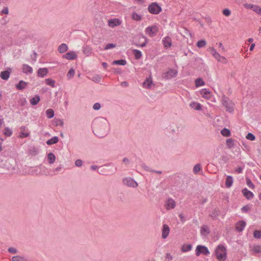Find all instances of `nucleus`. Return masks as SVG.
<instances>
[{
  "instance_id": "1",
  "label": "nucleus",
  "mask_w": 261,
  "mask_h": 261,
  "mask_svg": "<svg viewBox=\"0 0 261 261\" xmlns=\"http://www.w3.org/2000/svg\"><path fill=\"white\" fill-rule=\"evenodd\" d=\"M109 129V123L105 118L100 117L94 119L93 122V132L99 137L102 138L107 135Z\"/></svg>"
},
{
  "instance_id": "2",
  "label": "nucleus",
  "mask_w": 261,
  "mask_h": 261,
  "mask_svg": "<svg viewBox=\"0 0 261 261\" xmlns=\"http://www.w3.org/2000/svg\"><path fill=\"white\" fill-rule=\"evenodd\" d=\"M215 254L219 260H225L226 259V248L222 245H218L215 250Z\"/></svg>"
},
{
  "instance_id": "3",
  "label": "nucleus",
  "mask_w": 261,
  "mask_h": 261,
  "mask_svg": "<svg viewBox=\"0 0 261 261\" xmlns=\"http://www.w3.org/2000/svg\"><path fill=\"white\" fill-rule=\"evenodd\" d=\"M223 105L225 107L226 110L230 113L233 111L234 103L228 97L223 95L222 97Z\"/></svg>"
},
{
  "instance_id": "4",
  "label": "nucleus",
  "mask_w": 261,
  "mask_h": 261,
  "mask_svg": "<svg viewBox=\"0 0 261 261\" xmlns=\"http://www.w3.org/2000/svg\"><path fill=\"white\" fill-rule=\"evenodd\" d=\"M148 10L151 14H158L162 11V9L156 2H153L148 6Z\"/></svg>"
},
{
  "instance_id": "5",
  "label": "nucleus",
  "mask_w": 261,
  "mask_h": 261,
  "mask_svg": "<svg viewBox=\"0 0 261 261\" xmlns=\"http://www.w3.org/2000/svg\"><path fill=\"white\" fill-rule=\"evenodd\" d=\"M195 254L197 256H199L200 254L207 255L210 253L208 248L203 245H198L195 250Z\"/></svg>"
},
{
  "instance_id": "6",
  "label": "nucleus",
  "mask_w": 261,
  "mask_h": 261,
  "mask_svg": "<svg viewBox=\"0 0 261 261\" xmlns=\"http://www.w3.org/2000/svg\"><path fill=\"white\" fill-rule=\"evenodd\" d=\"M159 32V27L156 25L148 27L145 29V33L150 37L155 36Z\"/></svg>"
},
{
  "instance_id": "7",
  "label": "nucleus",
  "mask_w": 261,
  "mask_h": 261,
  "mask_svg": "<svg viewBox=\"0 0 261 261\" xmlns=\"http://www.w3.org/2000/svg\"><path fill=\"white\" fill-rule=\"evenodd\" d=\"M123 184L128 187L136 188L138 187V183L131 177H125L123 179Z\"/></svg>"
},
{
  "instance_id": "8",
  "label": "nucleus",
  "mask_w": 261,
  "mask_h": 261,
  "mask_svg": "<svg viewBox=\"0 0 261 261\" xmlns=\"http://www.w3.org/2000/svg\"><path fill=\"white\" fill-rule=\"evenodd\" d=\"M177 70L173 69H170L168 71L164 73L163 75V77L168 80L172 77H174L177 75Z\"/></svg>"
},
{
  "instance_id": "9",
  "label": "nucleus",
  "mask_w": 261,
  "mask_h": 261,
  "mask_svg": "<svg viewBox=\"0 0 261 261\" xmlns=\"http://www.w3.org/2000/svg\"><path fill=\"white\" fill-rule=\"evenodd\" d=\"M63 57L69 60H73L76 59L77 56L74 51H71L64 55Z\"/></svg>"
},
{
  "instance_id": "10",
  "label": "nucleus",
  "mask_w": 261,
  "mask_h": 261,
  "mask_svg": "<svg viewBox=\"0 0 261 261\" xmlns=\"http://www.w3.org/2000/svg\"><path fill=\"white\" fill-rule=\"evenodd\" d=\"M121 21L117 18L111 19L108 20V25L111 28H114L120 25Z\"/></svg>"
},
{
  "instance_id": "11",
  "label": "nucleus",
  "mask_w": 261,
  "mask_h": 261,
  "mask_svg": "<svg viewBox=\"0 0 261 261\" xmlns=\"http://www.w3.org/2000/svg\"><path fill=\"white\" fill-rule=\"evenodd\" d=\"M170 228L167 224H164L162 229V237L163 239H166L169 235Z\"/></svg>"
},
{
  "instance_id": "12",
  "label": "nucleus",
  "mask_w": 261,
  "mask_h": 261,
  "mask_svg": "<svg viewBox=\"0 0 261 261\" xmlns=\"http://www.w3.org/2000/svg\"><path fill=\"white\" fill-rule=\"evenodd\" d=\"M11 72V69L10 68H9L7 70L2 71L0 74L1 79L4 80H8L10 77Z\"/></svg>"
},
{
  "instance_id": "13",
  "label": "nucleus",
  "mask_w": 261,
  "mask_h": 261,
  "mask_svg": "<svg viewBox=\"0 0 261 261\" xmlns=\"http://www.w3.org/2000/svg\"><path fill=\"white\" fill-rule=\"evenodd\" d=\"M246 224V222L243 221L241 220L239 221L237 224L236 226V230L239 232H241L244 229Z\"/></svg>"
},
{
  "instance_id": "14",
  "label": "nucleus",
  "mask_w": 261,
  "mask_h": 261,
  "mask_svg": "<svg viewBox=\"0 0 261 261\" xmlns=\"http://www.w3.org/2000/svg\"><path fill=\"white\" fill-rule=\"evenodd\" d=\"M48 73V69L47 68H40L37 71V76L43 77Z\"/></svg>"
},
{
  "instance_id": "15",
  "label": "nucleus",
  "mask_w": 261,
  "mask_h": 261,
  "mask_svg": "<svg viewBox=\"0 0 261 261\" xmlns=\"http://www.w3.org/2000/svg\"><path fill=\"white\" fill-rule=\"evenodd\" d=\"M162 41L164 47L166 48L170 47L172 45L171 38L169 36H167L163 38Z\"/></svg>"
},
{
  "instance_id": "16",
  "label": "nucleus",
  "mask_w": 261,
  "mask_h": 261,
  "mask_svg": "<svg viewBox=\"0 0 261 261\" xmlns=\"http://www.w3.org/2000/svg\"><path fill=\"white\" fill-rule=\"evenodd\" d=\"M242 193L243 194L244 196L247 199H251L253 198L254 194L252 192L247 190V188H244L242 190Z\"/></svg>"
},
{
  "instance_id": "17",
  "label": "nucleus",
  "mask_w": 261,
  "mask_h": 261,
  "mask_svg": "<svg viewBox=\"0 0 261 261\" xmlns=\"http://www.w3.org/2000/svg\"><path fill=\"white\" fill-rule=\"evenodd\" d=\"M166 206L167 210L174 208L175 206V201L171 198L169 199L166 202Z\"/></svg>"
},
{
  "instance_id": "18",
  "label": "nucleus",
  "mask_w": 261,
  "mask_h": 261,
  "mask_svg": "<svg viewBox=\"0 0 261 261\" xmlns=\"http://www.w3.org/2000/svg\"><path fill=\"white\" fill-rule=\"evenodd\" d=\"M201 234L205 236L210 233V230L208 226L206 225H203L200 230Z\"/></svg>"
},
{
  "instance_id": "19",
  "label": "nucleus",
  "mask_w": 261,
  "mask_h": 261,
  "mask_svg": "<svg viewBox=\"0 0 261 261\" xmlns=\"http://www.w3.org/2000/svg\"><path fill=\"white\" fill-rule=\"evenodd\" d=\"M28 84V83L21 80L16 85V87L17 89L22 90L27 87Z\"/></svg>"
},
{
  "instance_id": "20",
  "label": "nucleus",
  "mask_w": 261,
  "mask_h": 261,
  "mask_svg": "<svg viewBox=\"0 0 261 261\" xmlns=\"http://www.w3.org/2000/svg\"><path fill=\"white\" fill-rule=\"evenodd\" d=\"M152 84V81L151 78L150 77L149 78L146 79V80L143 82V85L144 87L147 89H150L151 88Z\"/></svg>"
},
{
  "instance_id": "21",
  "label": "nucleus",
  "mask_w": 261,
  "mask_h": 261,
  "mask_svg": "<svg viewBox=\"0 0 261 261\" xmlns=\"http://www.w3.org/2000/svg\"><path fill=\"white\" fill-rule=\"evenodd\" d=\"M22 71L24 73L27 74H31L33 72V68L27 64H23L22 67Z\"/></svg>"
},
{
  "instance_id": "22",
  "label": "nucleus",
  "mask_w": 261,
  "mask_h": 261,
  "mask_svg": "<svg viewBox=\"0 0 261 261\" xmlns=\"http://www.w3.org/2000/svg\"><path fill=\"white\" fill-rule=\"evenodd\" d=\"M68 48L67 44L62 43L58 47V50L60 53L63 54L65 53L68 50Z\"/></svg>"
},
{
  "instance_id": "23",
  "label": "nucleus",
  "mask_w": 261,
  "mask_h": 261,
  "mask_svg": "<svg viewBox=\"0 0 261 261\" xmlns=\"http://www.w3.org/2000/svg\"><path fill=\"white\" fill-rule=\"evenodd\" d=\"M40 100V96L38 95H36L35 97L30 99V103L32 105L35 106L38 103Z\"/></svg>"
},
{
  "instance_id": "24",
  "label": "nucleus",
  "mask_w": 261,
  "mask_h": 261,
  "mask_svg": "<svg viewBox=\"0 0 261 261\" xmlns=\"http://www.w3.org/2000/svg\"><path fill=\"white\" fill-rule=\"evenodd\" d=\"M233 183V178L231 175H228L226 177L225 181V186L226 188H230L231 187Z\"/></svg>"
},
{
  "instance_id": "25",
  "label": "nucleus",
  "mask_w": 261,
  "mask_h": 261,
  "mask_svg": "<svg viewBox=\"0 0 261 261\" xmlns=\"http://www.w3.org/2000/svg\"><path fill=\"white\" fill-rule=\"evenodd\" d=\"M210 93H211V92L206 89H203L200 91V94L202 95V96L204 98H205L207 99L210 98V97L211 96Z\"/></svg>"
},
{
  "instance_id": "26",
  "label": "nucleus",
  "mask_w": 261,
  "mask_h": 261,
  "mask_svg": "<svg viewBox=\"0 0 261 261\" xmlns=\"http://www.w3.org/2000/svg\"><path fill=\"white\" fill-rule=\"evenodd\" d=\"M59 142V138L57 136H55L47 141L46 144L48 145H51L56 144Z\"/></svg>"
},
{
  "instance_id": "27",
  "label": "nucleus",
  "mask_w": 261,
  "mask_h": 261,
  "mask_svg": "<svg viewBox=\"0 0 261 261\" xmlns=\"http://www.w3.org/2000/svg\"><path fill=\"white\" fill-rule=\"evenodd\" d=\"M47 159L48 161V163L50 164H53L56 160V156L52 152H49L47 154Z\"/></svg>"
},
{
  "instance_id": "28",
  "label": "nucleus",
  "mask_w": 261,
  "mask_h": 261,
  "mask_svg": "<svg viewBox=\"0 0 261 261\" xmlns=\"http://www.w3.org/2000/svg\"><path fill=\"white\" fill-rule=\"evenodd\" d=\"M220 212L218 208H215V210L211 213L210 214V217L213 219H215L217 218V217L219 215Z\"/></svg>"
},
{
  "instance_id": "29",
  "label": "nucleus",
  "mask_w": 261,
  "mask_h": 261,
  "mask_svg": "<svg viewBox=\"0 0 261 261\" xmlns=\"http://www.w3.org/2000/svg\"><path fill=\"white\" fill-rule=\"evenodd\" d=\"M190 107L196 110H201V106L200 103L196 102H192L190 103Z\"/></svg>"
},
{
  "instance_id": "30",
  "label": "nucleus",
  "mask_w": 261,
  "mask_h": 261,
  "mask_svg": "<svg viewBox=\"0 0 261 261\" xmlns=\"http://www.w3.org/2000/svg\"><path fill=\"white\" fill-rule=\"evenodd\" d=\"M132 18L135 21H140L142 20V16L136 12H133L132 15Z\"/></svg>"
},
{
  "instance_id": "31",
  "label": "nucleus",
  "mask_w": 261,
  "mask_h": 261,
  "mask_svg": "<svg viewBox=\"0 0 261 261\" xmlns=\"http://www.w3.org/2000/svg\"><path fill=\"white\" fill-rule=\"evenodd\" d=\"M133 53L135 56V59L137 60L140 59L142 56L141 51L138 49H133Z\"/></svg>"
},
{
  "instance_id": "32",
  "label": "nucleus",
  "mask_w": 261,
  "mask_h": 261,
  "mask_svg": "<svg viewBox=\"0 0 261 261\" xmlns=\"http://www.w3.org/2000/svg\"><path fill=\"white\" fill-rule=\"evenodd\" d=\"M192 246L191 244L183 245L181 247V250L183 252H188L192 249Z\"/></svg>"
},
{
  "instance_id": "33",
  "label": "nucleus",
  "mask_w": 261,
  "mask_h": 261,
  "mask_svg": "<svg viewBox=\"0 0 261 261\" xmlns=\"http://www.w3.org/2000/svg\"><path fill=\"white\" fill-rule=\"evenodd\" d=\"M221 134L224 137H229L231 135L230 130L226 128L222 129L221 131Z\"/></svg>"
},
{
  "instance_id": "34",
  "label": "nucleus",
  "mask_w": 261,
  "mask_h": 261,
  "mask_svg": "<svg viewBox=\"0 0 261 261\" xmlns=\"http://www.w3.org/2000/svg\"><path fill=\"white\" fill-rule=\"evenodd\" d=\"M91 48L88 46H86L83 48V52L86 55V56H90L92 54Z\"/></svg>"
},
{
  "instance_id": "35",
  "label": "nucleus",
  "mask_w": 261,
  "mask_h": 261,
  "mask_svg": "<svg viewBox=\"0 0 261 261\" xmlns=\"http://www.w3.org/2000/svg\"><path fill=\"white\" fill-rule=\"evenodd\" d=\"M46 114L47 117L49 119L53 118L55 115L54 111L51 109H47L46 111Z\"/></svg>"
},
{
  "instance_id": "36",
  "label": "nucleus",
  "mask_w": 261,
  "mask_h": 261,
  "mask_svg": "<svg viewBox=\"0 0 261 261\" xmlns=\"http://www.w3.org/2000/svg\"><path fill=\"white\" fill-rule=\"evenodd\" d=\"M45 83L47 85L51 86L53 88L55 87V81L51 79H46L45 80Z\"/></svg>"
},
{
  "instance_id": "37",
  "label": "nucleus",
  "mask_w": 261,
  "mask_h": 261,
  "mask_svg": "<svg viewBox=\"0 0 261 261\" xmlns=\"http://www.w3.org/2000/svg\"><path fill=\"white\" fill-rule=\"evenodd\" d=\"M113 65H125L126 64V61L125 60H115L112 63Z\"/></svg>"
},
{
  "instance_id": "38",
  "label": "nucleus",
  "mask_w": 261,
  "mask_h": 261,
  "mask_svg": "<svg viewBox=\"0 0 261 261\" xmlns=\"http://www.w3.org/2000/svg\"><path fill=\"white\" fill-rule=\"evenodd\" d=\"M204 85V82L201 78H198L195 80V85L196 87H198Z\"/></svg>"
},
{
  "instance_id": "39",
  "label": "nucleus",
  "mask_w": 261,
  "mask_h": 261,
  "mask_svg": "<svg viewBox=\"0 0 261 261\" xmlns=\"http://www.w3.org/2000/svg\"><path fill=\"white\" fill-rule=\"evenodd\" d=\"M4 168H6L8 170H11L14 169V167L10 163L9 161H6L4 164Z\"/></svg>"
},
{
  "instance_id": "40",
  "label": "nucleus",
  "mask_w": 261,
  "mask_h": 261,
  "mask_svg": "<svg viewBox=\"0 0 261 261\" xmlns=\"http://www.w3.org/2000/svg\"><path fill=\"white\" fill-rule=\"evenodd\" d=\"M226 144L229 148H231L234 145L233 140L231 138L227 139Z\"/></svg>"
},
{
  "instance_id": "41",
  "label": "nucleus",
  "mask_w": 261,
  "mask_h": 261,
  "mask_svg": "<svg viewBox=\"0 0 261 261\" xmlns=\"http://www.w3.org/2000/svg\"><path fill=\"white\" fill-rule=\"evenodd\" d=\"M206 44V41L204 39H202L197 42V46L199 48H202L205 46Z\"/></svg>"
},
{
  "instance_id": "42",
  "label": "nucleus",
  "mask_w": 261,
  "mask_h": 261,
  "mask_svg": "<svg viewBox=\"0 0 261 261\" xmlns=\"http://www.w3.org/2000/svg\"><path fill=\"white\" fill-rule=\"evenodd\" d=\"M29 152L32 155H36L38 153V151L36 148L33 147L29 150Z\"/></svg>"
},
{
  "instance_id": "43",
  "label": "nucleus",
  "mask_w": 261,
  "mask_h": 261,
  "mask_svg": "<svg viewBox=\"0 0 261 261\" xmlns=\"http://www.w3.org/2000/svg\"><path fill=\"white\" fill-rule=\"evenodd\" d=\"M201 165L200 164H196L193 168V172L195 174L197 173L201 170Z\"/></svg>"
},
{
  "instance_id": "44",
  "label": "nucleus",
  "mask_w": 261,
  "mask_h": 261,
  "mask_svg": "<svg viewBox=\"0 0 261 261\" xmlns=\"http://www.w3.org/2000/svg\"><path fill=\"white\" fill-rule=\"evenodd\" d=\"M75 74V71L73 68L70 69L67 74V77L68 79L72 78Z\"/></svg>"
},
{
  "instance_id": "45",
  "label": "nucleus",
  "mask_w": 261,
  "mask_h": 261,
  "mask_svg": "<svg viewBox=\"0 0 261 261\" xmlns=\"http://www.w3.org/2000/svg\"><path fill=\"white\" fill-rule=\"evenodd\" d=\"M12 261H24V257L20 256H14L12 258Z\"/></svg>"
},
{
  "instance_id": "46",
  "label": "nucleus",
  "mask_w": 261,
  "mask_h": 261,
  "mask_svg": "<svg viewBox=\"0 0 261 261\" xmlns=\"http://www.w3.org/2000/svg\"><path fill=\"white\" fill-rule=\"evenodd\" d=\"M253 236L256 239L261 238V231L260 230H255L253 232Z\"/></svg>"
},
{
  "instance_id": "47",
  "label": "nucleus",
  "mask_w": 261,
  "mask_h": 261,
  "mask_svg": "<svg viewBox=\"0 0 261 261\" xmlns=\"http://www.w3.org/2000/svg\"><path fill=\"white\" fill-rule=\"evenodd\" d=\"M142 38L144 40V42L140 45L136 44L137 46H140L142 47L146 46L148 40L146 37L143 36H142Z\"/></svg>"
},
{
  "instance_id": "48",
  "label": "nucleus",
  "mask_w": 261,
  "mask_h": 261,
  "mask_svg": "<svg viewBox=\"0 0 261 261\" xmlns=\"http://www.w3.org/2000/svg\"><path fill=\"white\" fill-rule=\"evenodd\" d=\"M246 138V139H247L248 140H249L250 141H253L255 139V136L251 133H249L247 135Z\"/></svg>"
},
{
  "instance_id": "49",
  "label": "nucleus",
  "mask_w": 261,
  "mask_h": 261,
  "mask_svg": "<svg viewBox=\"0 0 261 261\" xmlns=\"http://www.w3.org/2000/svg\"><path fill=\"white\" fill-rule=\"evenodd\" d=\"M55 123L56 126H63L64 125V121L62 119H55Z\"/></svg>"
},
{
  "instance_id": "50",
  "label": "nucleus",
  "mask_w": 261,
  "mask_h": 261,
  "mask_svg": "<svg viewBox=\"0 0 261 261\" xmlns=\"http://www.w3.org/2000/svg\"><path fill=\"white\" fill-rule=\"evenodd\" d=\"M246 184L250 188L253 189L254 188V186L251 180L248 178H246Z\"/></svg>"
},
{
  "instance_id": "51",
  "label": "nucleus",
  "mask_w": 261,
  "mask_h": 261,
  "mask_svg": "<svg viewBox=\"0 0 261 261\" xmlns=\"http://www.w3.org/2000/svg\"><path fill=\"white\" fill-rule=\"evenodd\" d=\"M116 46V45L114 43H108L106 45V46L105 47V50H108L110 48H114Z\"/></svg>"
},
{
  "instance_id": "52",
  "label": "nucleus",
  "mask_w": 261,
  "mask_h": 261,
  "mask_svg": "<svg viewBox=\"0 0 261 261\" xmlns=\"http://www.w3.org/2000/svg\"><path fill=\"white\" fill-rule=\"evenodd\" d=\"M93 81L98 83L101 80V77L99 75H96L92 77L91 79Z\"/></svg>"
},
{
  "instance_id": "53",
  "label": "nucleus",
  "mask_w": 261,
  "mask_h": 261,
  "mask_svg": "<svg viewBox=\"0 0 261 261\" xmlns=\"http://www.w3.org/2000/svg\"><path fill=\"white\" fill-rule=\"evenodd\" d=\"M253 10L258 14L261 15V8L259 6L255 5V7H254V9Z\"/></svg>"
},
{
  "instance_id": "54",
  "label": "nucleus",
  "mask_w": 261,
  "mask_h": 261,
  "mask_svg": "<svg viewBox=\"0 0 261 261\" xmlns=\"http://www.w3.org/2000/svg\"><path fill=\"white\" fill-rule=\"evenodd\" d=\"M253 251L255 253H261V246H256L253 248Z\"/></svg>"
},
{
  "instance_id": "55",
  "label": "nucleus",
  "mask_w": 261,
  "mask_h": 261,
  "mask_svg": "<svg viewBox=\"0 0 261 261\" xmlns=\"http://www.w3.org/2000/svg\"><path fill=\"white\" fill-rule=\"evenodd\" d=\"M208 51L213 56H214L215 55H216L218 53L216 49L213 47H210L208 48Z\"/></svg>"
},
{
  "instance_id": "56",
  "label": "nucleus",
  "mask_w": 261,
  "mask_h": 261,
  "mask_svg": "<svg viewBox=\"0 0 261 261\" xmlns=\"http://www.w3.org/2000/svg\"><path fill=\"white\" fill-rule=\"evenodd\" d=\"M231 12L228 9H225L223 10V14L226 16H229Z\"/></svg>"
},
{
  "instance_id": "57",
  "label": "nucleus",
  "mask_w": 261,
  "mask_h": 261,
  "mask_svg": "<svg viewBox=\"0 0 261 261\" xmlns=\"http://www.w3.org/2000/svg\"><path fill=\"white\" fill-rule=\"evenodd\" d=\"M101 108L100 104L98 102L95 103L93 106V109L94 110H99Z\"/></svg>"
},
{
  "instance_id": "58",
  "label": "nucleus",
  "mask_w": 261,
  "mask_h": 261,
  "mask_svg": "<svg viewBox=\"0 0 261 261\" xmlns=\"http://www.w3.org/2000/svg\"><path fill=\"white\" fill-rule=\"evenodd\" d=\"M250 210V206L248 205L243 206L241 208L243 213H246Z\"/></svg>"
},
{
  "instance_id": "59",
  "label": "nucleus",
  "mask_w": 261,
  "mask_h": 261,
  "mask_svg": "<svg viewBox=\"0 0 261 261\" xmlns=\"http://www.w3.org/2000/svg\"><path fill=\"white\" fill-rule=\"evenodd\" d=\"M75 165L77 167H81L83 165V161L81 160L77 159L75 161Z\"/></svg>"
},
{
  "instance_id": "60",
  "label": "nucleus",
  "mask_w": 261,
  "mask_h": 261,
  "mask_svg": "<svg viewBox=\"0 0 261 261\" xmlns=\"http://www.w3.org/2000/svg\"><path fill=\"white\" fill-rule=\"evenodd\" d=\"M5 134L7 136H10L12 134V132L9 128H6Z\"/></svg>"
},
{
  "instance_id": "61",
  "label": "nucleus",
  "mask_w": 261,
  "mask_h": 261,
  "mask_svg": "<svg viewBox=\"0 0 261 261\" xmlns=\"http://www.w3.org/2000/svg\"><path fill=\"white\" fill-rule=\"evenodd\" d=\"M8 251L11 253L15 254L17 252L16 249L13 247H10L8 248Z\"/></svg>"
},
{
  "instance_id": "62",
  "label": "nucleus",
  "mask_w": 261,
  "mask_h": 261,
  "mask_svg": "<svg viewBox=\"0 0 261 261\" xmlns=\"http://www.w3.org/2000/svg\"><path fill=\"white\" fill-rule=\"evenodd\" d=\"M29 135H30L29 133H28V132L24 133V132H21L20 135H19V137L20 138H25V137H28Z\"/></svg>"
},
{
  "instance_id": "63",
  "label": "nucleus",
  "mask_w": 261,
  "mask_h": 261,
  "mask_svg": "<svg viewBox=\"0 0 261 261\" xmlns=\"http://www.w3.org/2000/svg\"><path fill=\"white\" fill-rule=\"evenodd\" d=\"M255 5H253V4H245V7L247 8V9H251L252 10L254 9V7H255Z\"/></svg>"
},
{
  "instance_id": "64",
  "label": "nucleus",
  "mask_w": 261,
  "mask_h": 261,
  "mask_svg": "<svg viewBox=\"0 0 261 261\" xmlns=\"http://www.w3.org/2000/svg\"><path fill=\"white\" fill-rule=\"evenodd\" d=\"M218 62H221L223 64H226L227 63V59L225 57L222 56Z\"/></svg>"
}]
</instances>
